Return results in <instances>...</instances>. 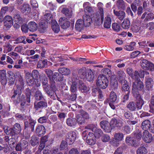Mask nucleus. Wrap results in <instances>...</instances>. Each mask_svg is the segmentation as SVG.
Returning a JSON list of instances; mask_svg holds the SVG:
<instances>
[{
	"mask_svg": "<svg viewBox=\"0 0 154 154\" xmlns=\"http://www.w3.org/2000/svg\"><path fill=\"white\" fill-rule=\"evenodd\" d=\"M25 78L28 83H31L33 81L32 74L29 72H25Z\"/></svg>",
	"mask_w": 154,
	"mask_h": 154,
	"instance_id": "a19ab883",
	"label": "nucleus"
},
{
	"mask_svg": "<svg viewBox=\"0 0 154 154\" xmlns=\"http://www.w3.org/2000/svg\"><path fill=\"white\" fill-rule=\"evenodd\" d=\"M103 19L104 18H102L98 12L94 13L92 15V22L95 25L97 26L102 24Z\"/></svg>",
	"mask_w": 154,
	"mask_h": 154,
	"instance_id": "1a4fd4ad",
	"label": "nucleus"
},
{
	"mask_svg": "<svg viewBox=\"0 0 154 154\" xmlns=\"http://www.w3.org/2000/svg\"><path fill=\"white\" fill-rule=\"evenodd\" d=\"M127 108L131 111H134L137 109V106L134 102H130L127 105Z\"/></svg>",
	"mask_w": 154,
	"mask_h": 154,
	"instance_id": "ea45409f",
	"label": "nucleus"
},
{
	"mask_svg": "<svg viewBox=\"0 0 154 154\" xmlns=\"http://www.w3.org/2000/svg\"><path fill=\"white\" fill-rule=\"evenodd\" d=\"M126 4L123 0H118L116 2V5L118 8L123 10L125 9Z\"/></svg>",
	"mask_w": 154,
	"mask_h": 154,
	"instance_id": "e433bc0d",
	"label": "nucleus"
},
{
	"mask_svg": "<svg viewBox=\"0 0 154 154\" xmlns=\"http://www.w3.org/2000/svg\"><path fill=\"white\" fill-rule=\"evenodd\" d=\"M66 123L69 126L74 127L76 124V119L75 118H68L67 119Z\"/></svg>",
	"mask_w": 154,
	"mask_h": 154,
	"instance_id": "58836bf2",
	"label": "nucleus"
},
{
	"mask_svg": "<svg viewBox=\"0 0 154 154\" xmlns=\"http://www.w3.org/2000/svg\"><path fill=\"white\" fill-rule=\"evenodd\" d=\"M154 19V14L151 12H145L142 15L141 19H144L145 22L151 21Z\"/></svg>",
	"mask_w": 154,
	"mask_h": 154,
	"instance_id": "ddd939ff",
	"label": "nucleus"
},
{
	"mask_svg": "<svg viewBox=\"0 0 154 154\" xmlns=\"http://www.w3.org/2000/svg\"><path fill=\"white\" fill-rule=\"evenodd\" d=\"M142 138L146 143H150L152 140V137L151 134L147 130L143 132Z\"/></svg>",
	"mask_w": 154,
	"mask_h": 154,
	"instance_id": "dca6fc26",
	"label": "nucleus"
},
{
	"mask_svg": "<svg viewBox=\"0 0 154 154\" xmlns=\"http://www.w3.org/2000/svg\"><path fill=\"white\" fill-rule=\"evenodd\" d=\"M150 126L151 122L148 120L144 121L142 123V128L145 131L148 130L150 128Z\"/></svg>",
	"mask_w": 154,
	"mask_h": 154,
	"instance_id": "cd10ccee",
	"label": "nucleus"
},
{
	"mask_svg": "<svg viewBox=\"0 0 154 154\" xmlns=\"http://www.w3.org/2000/svg\"><path fill=\"white\" fill-rule=\"evenodd\" d=\"M153 80L151 78H147L146 81V85L148 87L151 88L153 86L152 85Z\"/></svg>",
	"mask_w": 154,
	"mask_h": 154,
	"instance_id": "bf43d9fd",
	"label": "nucleus"
},
{
	"mask_svg": "<svg viewBox=\"0 0 154 154\" xmlns=\"http://www.w3.org/2000/svg\"><path fill=\"white\" fill-rule=\"evenodd\" d=\"M89 118V115L86 112L81 110L79 114L77 115L76 120L79 124L82 125L84 123L85 119H88Z\"/></svg>",
	"mask_w": 154,
	"mask_h": 154,
	"instance_id": "423d86ee",
	"label": "nucleus"
},
{
	"mask_svg": "<svg viewBox=\"0 0 154 154\" xmlns=\"http://www.w3.org/2000/svg\"><path fill=\"white\" fill-rule=\"evenodd\" d=\"M58 71L61 72V73H62V75H68L70 72V71L69 69L64 67L59 69Z\"/></svg>",
	"mask_w": 154,
	"mask_h": 154,
	"instance_id": "603ef678",
	"label": "nucleus"
},
{
	"mask_svg": "<svg viewBox=\"0 0 154 154\" xmlns=\"http://www.w3.org/2000/svg\"><path fill=\"white\" fill-rule=\"evenodd\" d=\"M4 23L5 24H8L9 25H11L13 22V20L11 16L7 15L4 19Z\"/></svg>",
	"mask_w": 154,
	"mask_h": 154,
	"instance_id": "5fc2aeb1",
	"label": "nucleus"
},
{
	"mask_svg": "<svg viewBox=\"0 0 154 154\" xmlns=\"http://www.w3.org/2000/svg\"><path fill=\"white\" fill-rule=\"evenodd\" d=\"M78 79V76L75 73L72 74V77L69 79V83L71 85L70 89L72 92H75L77 91V82Z\"/></svg>",
	"mask_w": 154,
	"mask_h": 154,
	"instance_id": "20e7f679",
	"label": "nucleus"
},
{
	"mask_svg": "<svg viewBox=\"0 0 154 154\" xmlns=\"http://www.w3.org/2000/svg\"><path fill=\"white\" fill-rule=\"evenodd\" d=\"M83 21L85 26H89L92 23V18L88 15H84L83 17Z\"/></svg>",
	"mask_w": 154,
	"mask_h": 154,
	"instance_id": "4be33fe9",
	"label": "nucleus"
},
{
	"mask_svg": "<svg viewBox=\"0 0 154 154\" xmlns=\"http://www.w3.org/2000/svg\"><path fill=\"white\" fill-rule=\"evenodd\" d=\"M47 106V102L45 101H40L35 102L34 104V109L36 110L39 109L46 108Z\"/></svg>",
	"mask_w": 154,
	"mask_h": 154,
	"instance_id": "f3484780",
	"label": "nucleus"
},
{
	"mask_svg": "<svg viewBox=\"0 0 154 154\" xmlns=\"http://www.w3.org/2000/svg\"><path fill=\"white\" fill-rule=\"evenodd\" d=\"M8 55L11 56L14 59H18L20 56L17 53L13 51H11L8 54Z\"/></svg>",
	"mask_w": 154,
	"mask_h": 154,
	"instance_id": "680f3d73",
	"label": "nucleus"
},
{
	"mask_svg": "<svg viewBox=\"0 0 154 154\" xmlns=\"http://www.w3.org/2000/svg\"><path fill=\"white\" fill-rule=\"evenodd\" d=\"M124 84L123 85L122 87V90L123 91H126L127 92L129 91L130 92V90L129 89V86L128 85L127 83V81H124Z\"/></svg>",
	"mask_w": 154,
	"mask_h": 154,
	"instance_id": "4d7b16f0",
	"label": "nucleus"
},
{
	"mask_svg": "<svg viewBox=\"0 0 154 154\" xmlns=\"http://www.w3.org/2000/svg\"><path fill=\"white\" fill-rule=\"evenodd\" d=\"M28 29L31 32H34L37 29V24L34 22L31 21L29 22L27 24Z\"/></svg>",
	"mask_w": 154,
	"mask_h": 154,
	"instance_id": "b1692460",
	"label": "nucleus"
},
{
	"mask_svg": "<svg viewBox=\"0 0 154 154\" xmlns=\"http://www.w3.org/2000/svg\"><path fill=\"white\" fill-rule=\"evenodd\" d=\"M52 28L53 31L56 33L60 31V27L56 21H52Z\"/></svg>",
	"mask_w": 154,
	"mask_h": 154,
	"instance_id": "37998d69",
	"label": "nucleus"
},
{
	"mask_svg": "<svg viewBox=\"0 0 154 154\" xmlns=\"http://www.w3.org/2000/svg\"><path fill=\"white\" fill-rule=\"evenodd\" d=\"M84 23L81 19H79L76 21L75 24L76 29L78 31H81L83 28Z\"/></svg>",
	"mask_w": 154,
	"mask_h": 154,
	"instance_id": "c85d7f7f",
	"label": "nucleus"
},
{
	"mask_svg": "<svg viewBox=\"0 0 154 154\" xmlns=\"http://www.w3.org/2000/svg\"><path fill=\"white\" fill-rule=\"evenodd\" d=\"M138 24L136 22V20H134L131 24V29L133 32H137L140 29V27Z\"/></svg>",
	"mask_w": 154,
	"mask_h": 154,
	"instance_id": "473e14b6",
	"label": "nucleus"
},
{
	"mask_svg": "<svg viewBox=\"0 0 154 154\" xmlns=\"http://www.w3.org/2000/svg\"><path fill=\"white\" fill-rule=\"evenodd\" d=\"M125 74L124 72L122 70L118 71L117 72V78L119 82L122 83L125 80Z\"/></svg>",
	"mask_w": 154,
	"mask_h": 154,
	"instance_id": "5701e85b",
	"label": "nucleus"
},
{
	"mask_svg": "<svg viewBox=\"0 0 154 154\" xmlns=\"http://www.w3.org/2000/svg\"><path fill=\"white\" fill-rule=\"evenodd\" d=\"M39 138L35 136H32L30 140V143L33 146H34L37 144L39 142Z\"/></svg>",
	"mask_w": 154,
	"mask_h": 154,
	"instance_id": "864d4df0",
	"label": "nucleus"
},
{
	"mask_svg": "<svg viewBox=\"0 0 154 154\" xmlns=\"http://www.w3.org/2000/svg\"><path fill=\"white\" fill-rule=\"evenodd\" d=\"M136 43L133 42H131L129 45H125L124 49L127 51H132L134 50V47L135 46Z\"/></svg>",
	"mask_w": 154,
	"mask_h": 154,
	"instance_id": "09e8293b",
	"label": "nucleus"
},
{
	"mask_svg": "<svg viewBox=\"0 0 154 154\" xmlns=\"http://www.w3.org/2000/svg\"><path fill=\"white\" fill-rule=\"evenodd\" d=\"M63 75L61 73L55 72L52 76V80L54 79L57 81H61L63 80Z\"/></svg>",
	"mask_w": 154,
	"mask_h": 154,
	"instance_id": "c756f323",
	"label": "nucleus"
},
{
	"mask_svg": "<svg viewBox=\"0 0 154 154\" xmlns=\"http://www.w3.org/2000/svg\"><path fill=\"white\" fill-rule=\"evenodd\" d=\"M13 21L15 22L14 26H16V28L19 27L20 25L23 22V19L19 14H16L14 15Z\"/></svg>",
	"mask_w": 154,
	"mask_h": 154,
	"instance_id": "aec40b11",
	"label": "nucleus"
},
{
	"mask_svg": "<svg viewBox=\"0 0 154 154\" xmlns=\"http://www.w3.org/2000/svg\"><path fill=\"white\" fill-rule=\"evenodd\" d=\"M36 131L40 134H44L45 133V128L42 125H38L37 127Z\"/></svg>",
	"mask_w": 154,
	"mask_h": 154,
	"instance_id": "79ce46f5",
	"label": "nucleus"
},
{
	"mask_svg": "<svg viewBox=\"0 0 154 154\" xmlns=\"http://www.w3.org/2000/svg\"><path fill=\"white\" fill-rule=\"evenodd\" d=\"M47 62L46 60H40L39 61L37 65V67L39 68L44 67L47 65Z\"/></svg>",
	"mask_w": 154,
	"mask_h": 154,
	"instance_id": "052dcab7",
	"label": "nucleus"
},
{
	"mask_svg": "<svg viewBox=\"0 0 154 154\" xmlns=\"http://www.w3.org/2000/svg\"><path fill=\"white\" fill-rule=\"evenodd\" d=\"M79 88L82 92H87L89 90V88L81 81L79 82Z\"/></svg>",
	"mask_w": 154,
	"mask_h": 154,
	"instance_id": "72a5a7b5",
	"label": "nucleus"
},
{
	"mask_svg": "<svg viewBox=\"0 0 154 154\" xmlns=\"http://www.w3.org/2000/svg\"><path fill=\"white\" fill-rule=\"evenodd\" d=\"M25 93L27 97L26 101L28 103L30 102V97L31 95V92L29 88H27L25 90Z\"/></svg>",
	"mask_w": 154,
	"mask_h": 154,
	"instance_id": "13d9d810",
	"label": "nucleus"
},
{
	"mask_svg": "<svg viewBox=\"0 0 154 154\" xmlns=\"http://www.w3.org/2000/svg\"><path fill=\"white\" fill-rule=\"evenodd\" d=\"M116 78L115 75H112L111 77L110 84L111 87L114 89H116L118 86V82Z\"/></svg>",
	"mask_w": 154,
	"mask_h": 154,
	"instance_id": "393cba45",
	"label": "nucleus"
},
{
	"mask_svg": "<svg viewBox=\"0 0 154 154\" xmlns=\"http://www.w3.org/2000/svg\"><path fill=\"white\" fill-rule=\"evenodd\" d=\"M145 74V71L142 70L138 72V71H135L134 72L135 77L134 79L137 80H140L139 77L143 78Z\"/></svg>",
	"mask_w": 154,
	"mask_h": 154,
	"instance_id": "2f4dec72",
	"label": "nucleus"
},
{
	"mask_svg": "<svg viewBox=\"0 0 154 154\" xmlns=\"http://www.w3.org/2000/svg\"><path fill=\"white\" fill-rule=\"evenodd\" d=\"M110 124L112 129L115 127L119 128L122 126L123 122L121 120H117V119H114L111 120Z\"/></svg>",
	"mask_w": 154,
	"mask_h": 154,
	"instance_id": "6ab92c4d",
	"label": "nucleus"
},
{
	"mask_svg": "<svg viewBox=\"0 0 154 154\" xmlns=\"http://www.w3.org/2000/svg\"><path fill=\"white\" fill-rule=\"evenodd\" d=\"M96 137L94 134L91 132H89L86 138V142L90 145H93L96 142Z\"/></svg>",
	"mask_w": 154,
	"mask_h": 154,
	"instance_id": "4468645a",
	"label": "nucleus"
},
{
	"mask_svg": "<svg viewBox=\"0 0 154 154\" xmlns=\"http://www.w3.org/2000/svg\"><path fill=\"white\" fill-rule=\"evenodd\" d=\"M137 97H135L136 98V105L137 106V108L138 109H141L143 105L144 104V102L142 98L140 97V95Z\"/></svg>",
	"mask_w": 154,
	"mask_h": 154,
	"instance_id": "bb28decb",
	"label": "nucleus"
},
{
	"mask_svg": "<svg viewBox=\"0 0 154 154\" xmlns=\"http://www.w3.org/2000/svg\"><path fill=\"white\" fill-rule=\"evenodd\" d=\"M79 74L82 75V78L83 79H86L87 81L90 82L92 81L94 78V75L93 72L90 69H86L85 68H83L79 70Z\"/></svg>",
	"mask_w": 154,
	"mask_h": 154,
	"instance_id": "f257e3e1",
	"label": "nucleus"
},
{
	"mask_svg": "<svg viewBox=\"0 0 154 154\" xmlns=\"http://www.w3.org/2000/svg\"><path fill=\"white\" fill-rule=\"evenodd\" d=\"M47 23L44 22V20H41L39 23V29L42 32H43L47 27Z\"/></svg>",
	"mask_w": 154,
	"mask_h": 154,
	"instance_id": "c03bdc74",
	"label": "nucleus"
},
{
	"mask_svg": "<svg viewBox=\"0 0 154 154\" xmlns=\"http://www.w3.org/2000/svg\"><path fill=\"white\" fill-rule=\"evenodd\" d=\"M112 27L113 29L116 32L119 31L121 29L120 25L117 23H113L112 25Z\"/></svg>",
	"mask_w": 154,
	"mask_h": 154,
	"instance_id": "e2e57ef3",
	"label": "nucleus"
},
{
	"mask_svg": "<svg viewBox=\"0 0 154 154\" xmlns=\"http://www.w3.org/2000/svg\"><path fill=\"white\" fill-rule=\"evenodd\" d=\"M114 139L111 141V144L115 146H118L119 144V142L122 140L124 138L123 134L121 133H115L114 134Z\"/></svg>",
	"mask_w": 154,
	"mask_h": 154,
	"instance_id": "0eeeda50",
	"label": "nucleus"
},
{
	"mask_svg": "<svg viewBox=\"0 0 154 154\" xmlns=\"http://www.w3.org/2000/svg\"><path fill=\"white\" fill-rule=\"evenodd\" d=\"M86 129H88L91 130L94 133V135L95 136V137L99 138L103 134V132L101 130L96 127L95 125L91 124L88 125L85 127Z\"/></svg>",
	"mask_w": 154,
	"mask_h": 154,
	"instance_id": "6e6552de",
	"label": "nucleus"
},
{
	"mask_svg": "<svg viewBox=\"0 0 154 154\" xmlns=\"http://www.w3.org/2000/svg\"><path fill=\"white\" fill-rule=\"evenodd\" d=\"M52 16V14H45L44 16V19L45 22L47 23L51 22L53 18Z\"/></svg>",
	"mask_w": 154,
	"mask_h": 154,
	"instance_id": "6e6d98bb",
	"label": "nucleus"
},
{
	"mask_svg": "<svg viewBox=\"0 0 154 154\" xmlns=\"http://www.w3.org/2000/svg\"><path fill=\"white\" fill-rule=\"evenodd\" d=\"M61 11L62 13L68 18H71L72 16V12L70 9L63 8Z\"/></svg>",
	"mask_w": 154,
	"mask_h": 154,
	"instance_id": "a878e982",
	"label": "nucleus"
},
{
	"mask_svg": "<svg viewBox=\"0 0 154 154\" xmlns=\"http://www.w3.org/2000/svg\"><path fill=\"white\" fill-rule=\"evenodd\" d=\"M101 140L104 142H108L110 140V137L107 134H103L101 137Z\"/></svg>",
	"mask_w": 154,
	"mask_h": 154,
	"instance_id": "69168bd1",
	"label": "nucleus"
},
{
	"mask_svg": "<svg viewBox=\"0 0 154 154\" xmlns=\"http://www.w3.org/2000/svg\"><path fill=\"white\" fill-rule=\"evenodd\" d=\"M147 28L149 30H152L154 29V23L150 22L148 23L146 26Z\"/></svg>",
	"mask_w": 154,
	"mask_h": 154,
	"instance_id": "774afa93",
	"label": "nucleus"
},
{
	"mask_svg": "<svg viewBox=\"0 0 154 154\" xmlns=\"http://www.w3.org/2000/svg\"><path fill=\"white\" fill-rule=\"evenodd\" d=\"M76 138V134L74 132H69L66 137L67 142L69 144H71L74 142Z\"/></svg>",
	"mask_w": 154,
	"mask_h": 154,
	"instance_id": "2eb2a0df",
	"label": "nucleus"
},
{
	"mask_svg": "<svg viewBox=\"0 0 154 154\" xmlns=\"http://www.w3.org/2000/svg\"><path fill=\"white\" fill-rule=\"evenodd\" d=\"M113 13L120 20H123L125 17L126 14L125 12L123 11H117L115 9H114Z\"/></svg>",
	"mask_w": 154,
	"mask_h": 154,
	"instance_id": "412c9836",
	"label": "nucleus"
},
{
	"mask_svg": "<svg viewBox=\"0 0 154 154\" xmlns=\"http://www.w3.org/2000/svg\"><path fill=\"white\" fill-rule=\"evenodd\" d=\"M127 72L128 74L130 76L131 78L134 79L135 77L134 74H133L134 71L131 68H128L127 69Z\"/></svg>",
	"mask_w": 154,
	"mask_h": 154,
	"instance_id": "338daca9",
	"label": "nucleus"
},
{
	"mask_svg": "<svg viewBox=\"0 0 154 154\" xmlns=\"http://www.w3.org/2000/svg\"><path fill=\"white\" fill-rule=\"evenodd\" d=\"M5 49L7 50L8 52L11 51L13 50V46L9 42H6L4 46Z\"/></svg>",
	"mask_w": 154,
	"mask_h": 154,
	"instance_id": "0e129e2a",
	"label": "nucleus"
},
{
	"mask_svg": "<svg viewBox=\"0 0 154 154\" xmlns=\"http://www.w3.org/2000/svg\"><path fill=\"white\" fill-rule=\"evenodd\" d=\"M21 130L20 125L17 123H16L14 125L13 128H8L5 130L7 134L13 135L20 133Z\"/></svg>",
	"mask_w": 154,
	"mask_h": 154,
	"instance_id": "39448f33",
	"label": "nucleus"
},
{
	"mask_svg": "<svg viewBox=\"0 0 154 154\" xmlns=\"http://www.w3.org/2000/svg\"><path fill=\"white\" fill-rule=\"evenodd\" d=\"M131 25L130 20L128 18L124 20L122 23V27L124 29H127L129 28Z\"/></svg>",
	"mask_w": 154,
	"mask_h": 154,
	"instance_id": "f704fd0d",
	"label": "nucleus"
},
{
	"mask_svg": "<svg viewBox=\"0 0 154 154\" xmlns=\"http://www.w3.org/2000/svg\"><path fill=\"white\" fill-rule=\"evenodd\" d=\"M97 6L98 8V10L97 12L99 14V15L101 16V17L102 18H104L103 4L100 2H99L97 4Z\"/></svg>",
	"mask_w": 154,
	"mask_h": 154,
	"instance_id": "7c9ffc66",
	"label": "nucleus"
},
{
	"mask_svg": "<svg viewBox=\"0 0 154 154\" xmlns=\"http://www.w3.org/2000/svg\"><path fill=\"white\" fill-rule=\"evenodd\" d=\"M45 72L50 80L51 87L54 89L56 87V85L55 81L52 80V76L53 75V71L51 69H46L45 70Z\"/></svg>",
	"mask_w": 154,
	"mask_h": 154,
	"instance_id": "9b49d317",
	"label": "nucleus"
},
{
	"mask_svg": "<svg viewBox=\"0 0 154 154\" xmlns=\"http://www.w3.org/2000/svg\"><path fill=\"white\" fill-rule=\"evenodd\" d=\"M133 136L134 139L137 140L140 139L142 137L141 132L138 130H136L134 131Z\"/></svg>",
	"mask_w": 154,
	"mask_h": 154,
	"instance_id": "3c124183",
	"label": "nucleus"
},
{
	"mask_svg": "<svg viewBox=\"0 0 154 154\" xmlns=\"http://www.w3.org/2000/svg\"><path fill=\"white\" fill-rule=\"evenodd\" d=\"M150 62L146 60H143L140 63V65L144 69L147 70Z\"/></svg>",
	"mask_w": 154,
	"mask_h": 154,
	"instance_id": "4c0bfd02",
	"label": "nucleus"
},
{
	"mask_svg": "<svg viewBox=\"0 0 154 154\" xmlns=\"http://www.w3.org/2000/svg\"><path fill=\"white\" fill-rule=\"evenodd\" d=\"M125 141L126 143L130 146H134L135 144L136 140L132 139L131 137H126Z\"/></svg>",
	"mask_w": 154,
	"mask_h": 154,
	"instance_id": "de8ad7c7",
	"label": "nucleus"
},
{
	"mask_svg": "<svg viewBox=\"0 0 154 154\" xmlns=\"http://www.w3.org/2000/svg\"><path fill=\"white\" fill-rule=\"evenodd\" d=\"M132 93L134 97H137L140 95L139 91L142 90L144 88L143 83L140 80L135 81L133 84Z\"/></svg>",
	"mask_w": 154,
	"mask_h": 154,
	"instance_id": "7ed1b4c3",
	"label": "nucleus"
},
{
	"mask_svg": "<svg viewBox=\"0 0 154 154\" xmlns=\"http://www.w3.org/2000/svg\"><path fill=\"white\" fill-rule=\"evenodd\" d=\"M117 99V96L115 93L113 91L110 92L109 101L110 102L114 103Z\"/></svg>",
	"mask_w": 154,
	"mask_h": 154,
	"instance_id": "49530a36",
	"label": "nucleus"
},
{
	"mask_svg": "<svg viewBox=\"0 0 154 154\" xmlns=\"http://www.w3.org/2000/svg\"><path fill=\"white\" fill-rule=\"evenodd\" d=\"M101 128L106 133L110 132L112 129L110 123L106 121H103L100 123Z\"/></svg>",
	"mask_w": 154,
	"mask_h": 154,
	"instance_id": "9d476101",
	"label": "nucleus"
},
{
	"mask_svg": "<svg viewBox=\"0 0 154 154\" xmlns=\"http://www.w3.org/2000/svg\"><path fill=\"white\" fill-rule=\"evenodd\" d=\"M136 152L137 154H146L147 153V150L145 147L141 146L138 148Z\"/></svg>",
	"mask_w": 154,
	"mask_h": 154,
	"instance_id": "a18cd8bd",
	"label": "nucleus"
},
{
	"mask_svg": "<svg viewBox=\"0 0 154 154\" xmlns=\"http://www.w3.org/2000/svg\"><path fill=\"white\" fill-rule=\"evenodd\" d=\"M111 20L109 16H107L105 17L103 26L106 28H109L111 26Z\"/></svg>",
	"mask_w": 154,
	"mask_h": 154,
	"instance_id": "c9c22d12",
	"label": "nucleus"
},
{
	"mask_svg": "<svg viewBox=\"0 0 154 154\" xmlns=\"http://www.w3.org/2000/svg\"><path fill=\"white\" fill-rule=\"evenodd\" d=\"M36 122L35 121L32 119H29L28 121H26L24 122L25 128L26 129L29 128L31 129L32 131H33Z\"/></svg>",
	"mask_w": 154,
	"mask_h": 154,
	"instance_id": "a211bd4d",
	"label": "nucleus"
},
{
	"mask_svg": "<svg viewBox=\"0 0 154 154\" xmlns=\"http://www.w3.org/2000/svg\"><path fill=\"white\" fill-rule=\"evenodd\" d=\"M108 84L109 81L104 75L100 74L98 76L96 82L97 85L98 87L101 88L105 89Z\"/></svg>",
	"mask_w": 154,
	"mask_h": 154,
	"instance_id": "f03ea898",
	"label": "nucleus"
},
{
	"mask_svg": "<svg viewBox=\"0 0 154 154\" xmlns=\"http://www.w3.org/2000/svg\"><path fill=\"white\" fill-rule=\"evenodd\" d=\"M35 99L38 100L44 99V97L41 92L39 91H37L35 93Z\"/></svg>",
	"mask_w": 154,
	"mask_h": 154,
	"instance_id": "8fccbe9b",
	"label": "nucleus"
},
{
	"mask_svg": "<svg viewBox=\"0 0 154 154\" xmlns=\"http://www.w3.org/2000/svg\"><path fill=\"white\" fill-rule=\"evenodd\" d=\"M18 9L22 13L26 14L29 13L31 10V8L29 4L26 3H24L20 7H18Z\"/></svg>",
	"mask_w": 154,
	"mask_h": 154,
	"instance_id": "f8f14e48",
	"label": "nucleus"
}]
</instances>
